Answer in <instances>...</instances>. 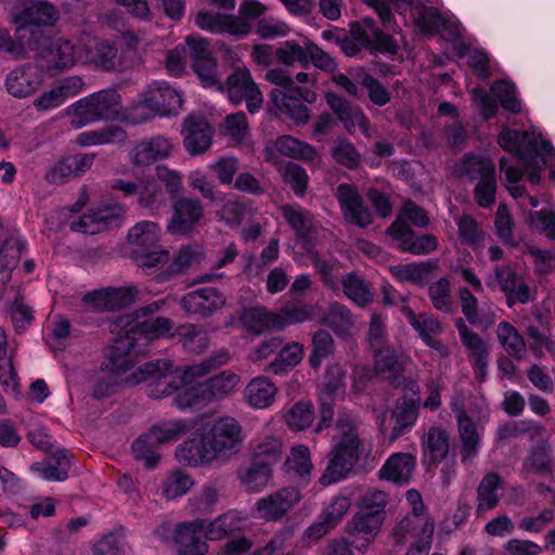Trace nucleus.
<instances>
[{
  "mask_svg": "<svg viewBox=\"0 0 555 555\" xmlns=\"http://www.w3.org/2000/svg\"><path fill=\"white\" fill-rule=\"evenodd\" d=\"M360 425V420L350 413H338L334 425L333 444L327 454V466L319 480L322 486L338 482L353 470L364 451Z\"/></svg>",
  "mask_w": 555,
  "mask_h": 555,
  "instance_id": "f257e3e1",
  "label": "nucleus"
},
{
  "mask_svg": "<svg viewBox=\"0 0 555 555\" xmlns=\"http://www.w3.org/2000/svg\"><path fill=\"white\" fill-rule=\"evenodd\" d=\"M157 302L144 306L135 311L134 314L122 315L118 319L116 327H120L122 333L118 335L112 352L113 364L120 370H130L134 365L137 336H143L145 339H157L165 336L172 328V321L165 317L139 321L140 315L153 314L158 311Z\"/></svg>",
  "mask_w": 555,
  "mask_h": 555,
  "instance_id": "f03ea898",
  "label": "nucleus"
},
{
  "mask_svg": "<svg viewBox=\"0 0 555 555\" xmlns=\"http://www.w3.org/2000/svg\"><path fill=\"white\" fill-rule=\"evenodd\" d=\"M121 95L107 88L80 99L73 105V125L83 127L99 120H115L121 116Z\"/></svg>",
  "mask_w": 555,
  "mask_h": 555,
  "instance_id": "7ed1b4c3",
  "label": "nucleus"
},
{
  "mask_svg": "<svg viewBox=\"0 0 555 555\" xmlns=\"http://www.w3.org/2000/svg\"><path fill=\"white\" fill-rule=\"evenodd\" d=\"M127 383L137 385L147 383L146 393L153 399L170 396L181 386L175 366L169 360H157L141 365L127 379Z\"/></svg>",
  "mask_w": 555,
  "mask_h": 555,
  "instance_id": "20e7f679",
  "label": "nucleus"
},
{
  "mask_svg": "<svg viewBox=\"0 0 555 555\" xmlns=\"http://www.w3.org/2000/svg\"><path fill=\"white\" fill-rule=\"evenodd\" d=\"M182 106V98L166 82H154L143 93L141 101L132 107L134 121H145L155 115L177 114Z\"/></svg>",
  "mask_w": 555,
  "mask_h": 555,
  "instance_id": "39448f33",
  "label": "nucleus"
},
{
  "mask_svg": "<svg viewBox=\"0 0 555 555\" xmlns=\"http://www.w3.org/2000/svg\"><path fill=\"white\" fill-rule=\"evenodd\" d=\"M204 435L215 460H229L242 449L243 428L234 417L223 416L214 421Z\"/></svg>",
  "mask_w": 555,
  "mask_h": 555,
  "instance_id": "423d86ee",
  "label": "nucleus"
},
{
  "mask_svg": "<svg viewBox=\"0 0 555 555\" xmlns=\"http://www.w3.org/2000/svg\"><path fill=\"white\" fill-rule=\"evenodd\" d=\"M500 145L511 153H515L524 162L526 167L538 164L540 157L543 165L546 156H551L554 149L550 141L538 138L534 133L518 130H507L499 135Z\"/></svg>",
  "mask_w": 555,
  "mask_h": 555,
  "instance_id": "0eeeda50",
  "label": "nucleus"
},
{
  "mask_svg": "<svg viewBox=\"0 0 555 555\" xmlns=\"http://www.w3.org/2000/svg\"><path fill=\"white\" fill-rule=\"evenodd\" d=\"M219 89L227 92L232 104L238 105L244 102L250 114L259 112L262 107V92L246 66L235 67L224 86H220Z\"/></svg>",
  "mask_w": 555,
  "mask_h": 555,
  "instance_id": "6e6552de",
  "label": "nucleus"
},
{
  "mask_svg": "<svg viewBox=\"0 0 555 555\" xmlns=\"http://www.w3.org/2000/svg\"><path fill=\"white\" fill-rule=\"evenodd\" d=\"M78 55L85 63L105 72H124L126 69L122 55L119 56L115 42L101 38H91L80 48Z\"/></svg>",
  "mask_w": 555,
  "mask_h": 555,
  "instance_id": "1a4fd4ad",
  "label": "nucleus"
},
{
  "mask_svg": "<svg viewBox=\"0 0 555 555\" xmlns=\"http://www.w3.org/2000/svg\"><path fill=\"white\" fill-rule=\"evenodd\" d=\"M204 219V205L198 198L178 196L172 204V214L167 231L172 235L190 234Z\"/></svg>",
  "mask_w": 555,
  "mask_h": 555,
  "instance_id": "9d476101",
  "label": "nucleus"
},
{
  "mask_svg": "<svg viewBox=\"0 0 555 555\" xmlns=\"http://www.w3.org/2000/svg\"><path fill=\"white\" fill-rule=\"evenodd\" d=\"M386 233L398 243L401 250L413 255H427L438 248V238L434 234L417 235L402 219H396Z\"/></svg>",
  "mask_w": 555,
  "mask_h": 555,
  "instance_id": "9b49d317",
  "label": "nucleus"
},
{
  "mask_svg": "<svg viewBox=\"0 0 555 555\" xmlns=\"http://www.w3.org/2000/svg\"><path fill=\"white\" fill-rule=\"evenodd\" d=\"M75 48L68 40H46L38 52L41 70L54 76L75 64Z\"/></svg>",
  "mask_w": 555,
  "mask_h": 555,
  "instance_id": "f8f14e48",
  "label": "nucleus"
},
{
  "mask_svg": "<svg viewBox=\"0 0 555 555\" xmlns=\"http://www.w3.org/2000/svg\"><path fill=\"white\" fill-rule=\"evenodd\" d=\"M300 490L296 487H284L270 493L256 503L260 518L267 521L281 520L301 500Z\"/></svg>",
  "mask_w": 555,
  "mask_h": 555,
  "instance_id": "ddd939ff",
  "label": "nucleus"
},
{
  "mask_svg": "<svg viewBox=\"0 0 555 555\" xmlns=\"http://www.w3.org/2000/svg\"><path fill=\"white\" fill-rule=\"evenodd\" d=\"M206 540L204 519L182 522L173 532L178 555H206L208 552Z\"/></svg>",
  "mask_w": 555,
  "mask_h": 555,
  "instance_id": "4468645a",
  "label": "nucleus"
},
{
  "mask_svg": "<svg viewBox=\"0 0 555 555\" xmlns=\"http://www.w3.org/2000/svg\"><path fill=\"white\" fill-rule=\"evenodd\" d=\"M227 302L225 296L215 287H202L185 294L180 305L192 315L209 318L221 310Z\"/></svg>",
  "mask_w": 555,
  "mask_h": 555,
  "instance_id": "2eb2a0df",
  "label": "nucleus"
},
{
  "mask_svg": "<svg viewBox=\"0 0 555 555\" xmlns=\"http://www.w3.org/2000/svg\"><path fill=\"white\" fill-rule=\"evenodd\" d=\"M384 520L382 514L359 509L346 527L350 543L358 550L366 547L379 532Z\"/></svg>",
  "mask_w": 555,
  "mask_h": 555,
  "instance_id": "dca6fc26",
  "label": "nucleus"
},
{
  "mask_svg": "<svg viewBox=\"0 0 555 555\" xmlns=\"http://www.w3.org/2000/svg\"><path fill=\"white\" fill-rule=\"evenodd\" d=\"M137 293L138 289L134 286L107 287L87 293L83 301L96 311H115L131 305Z\"/></svg>",
  "mask_w": 555,
  "mask_h": 555,
  "instance_id": "f3484780",
  "label": "nucleus"
},
{
  "mask_svg": "<svg viewBox=\"0 0 555 555\" xmlns=\"http://www.w3.org/2000/svg\"><path fill=\"white\" fill-rule=\"evenodd\" d=\"M183 145L190 155L205 153L211 145L214 130L202 116H188L182 125Z\"/></svg>",
  "mask_w": 555,
  "mask_h": 555,
  "instance_id": "a211bd4d",
  "label": "nucleus"
},
{
  "mask_svg": "<svg viewBox=\"0 0 555 555\" xmlns=\"http://www.w3.org/2000/svg\"><path fill=\"white\" fill-rule=\"evenodd\" d=\"M120 219V210L114 206H102L79 219L69 223L74 232L94 235L112 227H117Z\"/></svg>",
  "mask_w": 555,
  "mask_h": 555,
  "instance_id": "6ab92c4d",
  "label": "nucleus"
},
{
  "mask_svg": "<svg viewBox=\"0 0 555 555\" xmlns=\"http://www.w3.org/2000/svg\"><path fill=\"white\" fill-rule=\"evenodd\" d=\"M195 24L204 30L215 34L245 36L250 31V24L238 16L199 11Z\"/></svg>",
  "mask_w": 555,
  "mask_h": 555,
  "instance_id": "aec40b11",
  "label": "nucleus"
},
{
  "mask_svg": "<svg viewBox=\"0 0 555 555\" xmlns=\"http://www.w3.org/2000/svg\"><path fill=\"white\" fill-rule=\"evenodd\" d=\"M172 147L168 138L155 135L137 142L130 152V158L135 167H146L169 157Z\"/></svg>",
  "mask_w": 555,
  "mask_h": 555,
  "instance_id": "412c9836",
  "label": "nucleus"
},
{
  "mask_svg": "<svg viewBox=\"0 0 555 555\" xmlns=\"http://www.w3.org/2000/svg\"><path fill=\"white\" fill-rule=\"evenodd\" d=\"M42 82L37 65L25 64L11 70L5 78L8 92L17 99L27 98L36 92Z\"/></svg>",
  "mask_w": 555,
  "mask_h": 555,
  "instance_id": "4be33fe9",
  "label": "nucleus"
},
{
  "mask_svg": "<svg viewBox=\"0 0 555 555\" xmlns=\"http://www.w3.org/2000/svg\"><path fill=\"white\" fill-rule=\"evenodd\" d=\"M375 359V367L378 373L396 388H405L406 379L403 376L406 358L398 351L387 346L373 352Z\"/></svg>",
  "mask_w": 555,
  "mask_h": 555,
  "instance_id": "5701e85b",
  "label": "nucleus"
},
{
  "mask_svg": "<svg viewBox=\"0 0 555 555\" xmlns=\"http://www.w3.org/2000/svg\"><path fill=\"white\" fill-rule=\"evenodd\" d=\"M434 521L425 512H411L393 528L398 541H425L434 533Z\"/></svg>",
  "mask_w": 555,
  "mask_h": 555,
  "instance_id": "b1692460",
  "label": "nucleus"
},
{
  "mask_svg": "<svg viewBox=\"0 0 555 555\" xmlns=\"http://www.w3.org/2000/svg\"><path fill=\"white\" fill-rule=\"evenodd\" d=\"M60 18L59 10L49 1L26 0L21 11L14 14L13 21L21 27L27 25L51 26Z\"/></svg>",
  "mask_w": 555,
  "mask_h": 555,
  "instance_id": "393cba45",
  "label": "nucleus"
},
{
  "mask_svg": "<svg viewBox=\"0 0 555 555\" xmlns=\"http://www.w3.org/2000/svg\"><path fill=\"white\" fill-rule=\"evenodd\" d=\"M325 99L347 129L358 126L365 135L369 134L371 122L359 106L351 105L349 101L334 92L326 93Z\"/></svg>",
  "mask_w": 555,
  "mask_h": 555,
  "instance_id": "a878e982",
  "label": "nucleus"
},
{
  "mask_svg": "<svg viewBox=\"0 0 555 555\" xmlns=\"http://www.w3.org/2000/svg\"><path fill=\"white\" fill-rule=\"evenodd\" d=\"M423 457L429 465L438 466L450 453V434L440 426H431L422 438Z\"/></svg>",
  "mask_w": 555,
  "mask_h": 555,
  "instance_id": "bb28decb",
  "label": "nucleus"
},
{
  "mask_svg": "<svg viewBox=\"0 0 555 555\" xmlns=\"http://www.w3.org/2000/svg\"><path fill=\"white\" fill-rule=\"evenodd\" d=\"M416 467V457L411 453H393L379 469V478L396 485H408Z\"/></svg>",
  "mask_w": 555,
  "mask_h": 555,
  "instance_id": "cd10ccee",
  "label": "nucleus"
},
{
  "mask_svg": "<svg viewBox=\"0 0 555 555\" xmlns=\"http://www.w3.org/2000/svg\"><path fill=\"white\" fill-rule=\"evenodd\" d=\"M247 522V516L236 509L228 511L215 519L205 520L206 539L221 541L242 531Z\"/></svg>",
  "mask_w": 555,
  "mask_h": 555,
  "instance_id": "c85d7f7f",
  "label": "nucleus"
},
{
  "mask_svg": "<svg viewBox=\"0 0 555 555\" xmlns=\"http://www.w3.org/2000/svg\"><path fill=\"white\" fill-rule=\"evenodd\" d=\"M453 172L457 178H464L472 183H477L495 175V166L489 157L466 153L454 165Z\"/></svg>",
  "mask_w": 555,
  "mask_h": 555,
  "instance_id": "c756f323",
  "label": "nucleus"
},
{
  "mask_svg": "<svg viewBox=\"0 0 555 555\" xmlns=\"http://www.w3.org/2000/svg\"><path fill=\"white\" fill-rule=\"evenodd\" d=\"M269 99L280 114L294 122L306 125L310 120L309 107L299 101L295 93H287L281 89L273 88L269 93Z\"/></svg>",
  "mask_w": 555,
  "mask_h": 555,
  "instance_id": "7c9ffc66",
  "label": "nucleus"
},
{
  "mask_svg": "<svg viewBox=\"0 0 555 555\" xmlns=\"http://www.w3.org/2000/svg\"><path fill=\"white\" fill-rule=\"evenodd\" d=\"M230 360V353L225 349H219L199 363L184 366H177L175 371L181 386L192 384L196 378L203 377L210 372L225 365Z\"/></svg>",
  "mask_w": 555,
  "mask_h": 555,
  "instance_id": "2f4dec72",
  "label": "nucleus"
},
{
  "mask_svg": "<svg viewBox=\"0 0 555 555\" xmlns=\"http://www.w3.org/2000/svg\"><path fill=\"white\" fill-rule=\"evenodd\" d=\"M281 214L298 241L307 242L314 232L315 219L313 214L300 205H282Z\"/></svg>",
  "mask_w": 555,
  "mask_h": 555,
  "instance_id": "473e14b6",
  "label": "nucleus"
},
{
  "mask_svg": "<svg viewBox=\"0 0 555 555\" xmlns=\"http://www.w3.org/2000/svg\"><path fill=\"white\" fill-rule=\"evenodd\" d=\"M207 447L205 435H194L179 444L176 456L180 463L189 466L210 464L215 457Z\"/></svg>",
  "mask_w": 555,
  "mask_h": 555,
  "instance_id": "72a5a7b5",
  "label": "nucleus"
},
{
  "mask_svg": "<svg viewBox=\"0 0 555 555\" xmlns=\"http://www.w3.org/2000/svg\"><path fill=\"white\" fill-rule=\"evenodd\" d=\"M1 299L8 306L12 323L17 332L25 331L33 322V310L25 304V298L20 288L5 287L1 293Z\"/></svg>",
  "mask_w": 555,
  "mask_h": 555,
  "instance_id": "f704fd0d",
  "label": "nucleus"
},
{
  "mask_svg": "<svg viewBox=\"0 0 555 555\" xmlns=\"http://www.w3.org/2000/svg\"><path fill=\"white\" fill-rule=\"evenodd\" d=\"M457 429L460 435V454L462 462L473 461L479 451L480 435L477 431L475 422L461 411L456 414Z\"/></svg>",
  "mask_w": 555,
  "mask_h": 555,
  "instance_id": "c9c22d12",
  "label": "nucleus"
},
{
  "mask_svg": "<svg viewBox=\"0 0 555 555\" xmlns=\"http://www.w3.org/2000/svg\"><path fill=\"white\" fill-rule=\"evenodd\" d=\"M113 346L111 347L107 359L108 364L96 372L91 380L92 391L91 395L95 399H105L115 393L120 382L119 375L126 373L128 370H120L113 364L112 361Z\"/></svg>",
  "mask_w": 555,
  "mask_h": 555,
  "instance_id": "e433bc0d",
  "label": "nucleus"
},
{
  "mask_svg": "<svg viewBox=\"0 0 555 555\" xmlns=\"http://www.w3.org/2000/svg\"><path fill=\"white\" fill-rule=\"evenodd\" d=\"M273 476V469L250 457L247 464L241 465L236 472L237 480L249 492L264 488Z\"/></svg>",
  "mask_w": 555,
  "mask_h": 555,
  "instance_id": "4c0bfd02",
  "label": "nucleus"
},
{
  "mask_svg": "<svg viewBox=\"0 0 555 555\" xmlns=\"http://www.w3.org/2000/svg\"><path fill=\"white\" fill-rule=\"evenodd\" d=\"M25 243L15 233L4 230L0 233V267L7 271L5 283L11 280V273L18 264Z\"/></svg>",
  "mask_w": 555,
  "mask_h": 555,
  "instance_id": "58836bf2",
  "label": "nucleus"
},
{
  "mask_svg": "<svg viewBox=\"0 0 555 555\" xmlns=\"http://www.w3.org/2000/svg\"><path fill=\"white\" fill-rule=\"evenodd\" d=\"M459 298L462 313L469 324L480 326L482 330H488L494 324L495 313L493 311L479 312L478 299L468 288L461 287Z\"/></svg>",
  "mask_w": 555,
  "mask_h": 555,
  "instance_id": "ea45409f",
  "label": "nucleus"
},
{
  "mask_svg": "<svg viewBox=\"0 0 555 555\" xmlns=\"http://www.w3.org/2000/svg\"><path fill=\"white\" fill-rule=\"evenodd\" d=\"M418 416V404L414 399L403 398L398 401L392 412L395 424L390 433V440L395 441L408 433L415 424Z\"/></svg>",
  "mask_w": 555,
  "mask_h": 555,
  "instance_id": "a19ab883",
  "label": "nucleus"
},
{
  "mask_svg": "<svg viewBox=\"0 0 555 555\" xmlns=\"http://www.w3.org/2000/svg\"><path fill=\"white\" fill-rule=\"evenodd\" d=\"M276 150L289 158L300 159L302 162L319 165L321 155L310 144L299 141L292 135H282L275 142Z\"/></svg>",
  "mask_w": 555,
  "mask_h": 555,
  "instance_id": "79ce46f5",
  "label": "nucleus"
},
{
  "mask_svg": "<svg viewBox=\"0 0 555 555\" xmlns=\"http://www.w3.org/2000/svg\"><path fill=\"white\" fill-rule=\"evenodd\" d=\"M241 382L240 375L236 373L224 370L217 375L206 379L203 385L208 397L209 402L220 401L231 396Z\"/></svg>",
  "mask_w": 555,
  "mask_h": 555,
  "instance_id": "37998d69",
  "label": "nucleus"
},
{
  "mask_svg": "<svg viewBox=\"0 0 555 555\" xmlns=\"http://www.w3.org/2000/svg\"><path fill=\"white\" fill-rule=\"evenodd\" d=\"M278 393V388L268 377L259 376L251 379L245 388V398L256 409L270 406Z\"/></svg>",
  "mask_w": 555,
  "mask_h": 555,
  "instance_id": "c03bdc74",
  "label": "nucleus"
},
{
  "mask_svg": "<svg viewBox=\"0 0 555 555\" xmlns=\"http://www.w3.org/2000/svg\"><path fill=\"white\" fill-rule=\"evenodd\" d=\"M555 463L552 455V448L542 442L533 446L524 461L522 470L527 474L541 476H551L554 472Z\"/></svg>",
  "mask_w": 555,
  "mask_h": 555,
  "instance_id": "a18cd8bd",
  "label": "nucleus"
},
{
  "mask_svg": "<svg viewBox=\"0 0 555 555\" xmlns=\"http://www.w3.org/2000/svg\"><path fill=\"white\" fill-rule=\"evenodd\" d=\"M70 457V452L60 450L49 457L47 465L38 462L34 463L31 470L40 473L46 480L63 481L68 477V469L72 463Z\"/></svg>",
  "mask_w": 555,
  "mask_h": 555,
  "instance_id": "49530a36",
  "label": "nucleus"
},
{
  "mask_svg": "<svg viewBox=\"0 0 555 555\" xmlns=\"http://www.w3.org/2000/svg\"><path fill=\"white\" fill-rule=\"evenodd\" d=\"M502 487V478L496 473L486 474L477 488L478 515L493 509L499 504L498 489Z\"/></svg>",
  "mask_w": 555,
  "mask_h": 555,
  "instance_id": "de8ad7c7",
  "label": "nucleus"
},
{
  "mask_svg": "<svg viewBox=\"0 0 555 555\" xmlns=\"http://www.w3.org/2000/svg\"><path fill=\"white\" fill-rule=\"evenodd\" d=\"M241 320L249 333L257 335L271 328H279L276 312L269 311L264 307L246 309Z\"/></svg>",
  "mask_w": 555,
  "mask_h": 555,
  "instance_id": "09e8293b",
  "label": "nucleus"
},
{
  "mask_svg": "<svg viewBox=\"0 0 555 555\" xmlns=\"http://www.w3.org/2000/svg\"><path fill=\"white\" fill-rule=\"evenodd\" d=\"M496 336L509 357L520 360L526 356L525 339L513 324L506 321L500 322L496 327Z\"/></svg>",
  "mask_w": 555,
  "mask_h": 555,
  "instance_id": "8fccbe9b",
  "label": "nucleus"
},
{
  "mask_svg": "<svg viewBox=\"0 0 555 555\" xmlns=\"http://www.w3.org/2000/svg\"><path fill=\"white\" fill-rule=\"evenodd\" d=\"M402 314L409 324L418 333L423 341L428 337L438 336L443 332L441 322L431 313H415L409 306L402 308Z\"/></svg>",
  "mask_w": 555,
  "mask_h": 555,
  "instance_id": "3c124183",
  "label": "nucleus"
},
{
  "mask_svg": "<svg viewBox=\"0 0 555 555\" xmlns=\"http://www.w3.org/2000/svg\"><path fill=\"white\" fill-rule=\"evenodd\" d=\"M283 441L273 436H266L253 443L251 459L272 468L282 457Z\"/></svg>",
  "mask_w": 555,
  "mask_h": 555,
  "instance_id": "603ef678",
  "label": "nucleus"
},
{
  "mask_svg": "<svg viewBox=\"0 0 555 555\" xmlns=\"http://www.w3.org/2000/svg\"><path fill=\"white\" fill-rule=\"evenodd\" d=\"M323 323L332 328L337 336L346 337L354 327V319L351 311L339 302H333Z\"/></svg>",
  "mask_w": 555,
  "mask_h": 555,
  "instance_id": "864d4df0",
  "label": "nucleus"
},
{
  "mask_svg": "<svg viewBox=\"0 0 555 555\" xmlns=\"http://www.w3.org/2000/svg\"><path fill=\"white\" fill-rule=\"evenodd\" d=\"M158 225L153 221H142L132 227L128 232V243L131 250L149 249L157 245Z\"/></svg>",
  "mask_w": 555,
  "mask_h": 555,
  "instance_id": "5fc2aeb1",
  "label": "nucleus"
},
{
  "mask_svg": "<svg viewBox=\"0 0 555 555\" xmlns=\"http://www.w3.org/2000/svg\"><path fill=\"white\" fill-rule=\"evenodd\" d=\"M352 77L366 90L367 98L374 105L382 107L390 102V91L372 75L361 68H357Z\"/></svg>",
  "mask_w": 555,
  "mask_h": 555,
  "instance_id": "6e6d98bb",
  "label": "nucleus"
},
{
  "mask_svg": "<svg viewBox=\"0 0 555 555\" xmlns=\"http://www.w3.org/2000/svg\"><path fill=\"white\" fill-rule=\"evenodd\" d=\"M345 295L360 307H365L373 301L371 286L357 273H348L341 279Z\"/></svg>",
  "mask_w": 555,
  "mask_h": 555,
  "instance_id": "4d7b16f0",
  "label": "nucleus"
},
{
  "mask_svg": "<svg viewBox=\"0 0 555 555\" xmlns=\"http://www.w3.org/2000/svg\"><path fill=\"white\" fill-rule=\"evenodd\" d=\"M177 337L182 347L194 353L204 352L209 346V337L205 331L195 324H184L178 327Z\"/></svg>",
  "mask_w": 555,
  "mask_h": 555,
  "instance_id": "13d9d810",
  "label": "nucleus"
},
{
  "mask_svg": "<svg viewBox=\"0 0 555 555\" xmlns=\"http://www.w3.org/2000/svg\"><path fill=\"white\" fill-rule=\"evenodd\" d=\"M304 357V346L299 343H289L279 349L274 361L269 363L267 370L274 374L286 372L289 367L297 365Z\"/></svg>",
  "mask_w": 555,
  "mask_h": 555,
  "instance_id": "bf43d9fd",
  "label": "nucleus"
},
{
  "mask_svg": "<svg viewBox=\"0 0 555 555\" xmlns=\"http://www.w3.org/2000/svg\"><path fill=\"white\" fill-rule=\"evenodd\" d=\"M130 258L138 267L151 274L154 270L163 268L169 261V253L156 245L149 249L130 250Z\"/></svg>",
  "mask_w": 555,
  "mask_h": 555,
  "instance_id": "052dcab7",
  "label": "nucleus"
},
{
  "mask_svg": "<svg viewBox=\"0 0 555 555\" xmlns=\"http://www.w3.org/2000/svg\"><path fill=\"white\" fill-rule=\"evenodd\" d=\"M127 138L126 131L119 126H109L105 129L82 132L77 137V142L82 145H95L107 143H120Z\"/></svg>",
  "mask_w": 555,
  "mask_h": 555,
  "instance_id": "680f3d73",
  "label": "nucleus"
},
{
  "mask_svg": "<svg viewBox=\"0 0 555 555\" xmlns=\"http://www.w3.org/2000/svg\"><path fill=\"white\" fill-rule=\"evenodd\" d=\"M334 350V339L326 330L314 332L312 335V351L308 359L310 366L319 369L322 362L333 354Z\"/></svg>",
  "mask_w": 555,
  "mask_h": 555,
  "instance_id": "e2e57ef3",
  "label": "nucleus"
},
{
  "mask_svg": "<svg viewBox=\"0 0 555 555\" xmlns=\"http://www.w3.org/2000/svg\"><path fill=\"white\" fill-rule=\"evenodd\" d=\"M138 203L149 209L158 208L165 203L164 192L158 182L152 177L140 179L138 189Z\"/></svg>",
  "mask_w": 555,
  "mask_h": 555,
  "instance_id": "0e129e2a",
  "label": "nucleus"
},
{
  "mask_svg": "<svg viewBox=\"0 0 555 555\" xmlns=\"http://www.w3.org/2000/svg\"><path fill=\"white\" fill-rule=\"evenodd\" d=\"M149 431L142 434L137 438L132 444V453L135 460L143 461L146 468H154L159 460L160 455L156 452L159 447L157 441H153L147 438Z\"/></svg>",
  "mask_w": 555,
  "mask_h": 555,
  "instance_id": "69168bd1",
  "label": "nucleus"
},
{
  "mask_svg": "<svg viewBox=\"0 0 555 555\" xmlns=\"http://www.w3.org/2000/svg\"><path fill=\"white\" fill-rule=\"evenodd\" d=\"M331 154L335 162L347 168L356 169L361 164V155L356 146L346 138H339L331 149Z\"/></svg>",
  "mask_w": 555,
  "mask_h": 555,
  "instance_id": "338daca9",
  "label": "nucleus"
},
{
  "mask_svg": "<svg viewBox=\"0 0 555 555\" xmlns=\"http://www.w3.org/2000/svg\"><path fill=\"white\" fill-rule=\"evenodd\" d=\"M284 469L299 477L309 475L312 469L309 449L305 446L294 447L284 463Z\"/></svg>",
  "mask_w": 555,
  "mask_h": 555,
  "instance_id": "774afa93",
  "label": "nucleus"
}]
</instances>
